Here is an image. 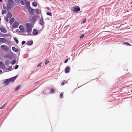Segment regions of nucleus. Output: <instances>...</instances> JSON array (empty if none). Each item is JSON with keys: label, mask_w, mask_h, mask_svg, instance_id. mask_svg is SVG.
Masks as SVG:
<instances>
[{"label": "nucleus", "mask_w": 132, "mask_h": 132, "mask_svg": "<svg viewBox=\"0 0 132 132\" xmlns=\"http://www.w3.org/2000/svg\"><path fill=\"white\" fill-rule=\"evenodd\" d=\"M26 31L28 33L30 32L32 30V25L29 23H27L25 24Z\"/></svg>", "instance_id": "obj_1"}, {"label": "nucleus", "mask_w": 132, "mask_h": 132, "mask_svg": "<svg viewBox=\"0 0 132 132\" xmlns=\"http://www.w3.org/2000/svg\"><path fill=\"white\" fill-rule=\"evenodd\" d=\"M20 3L22 5H26L27 9H29V7H30L29 2L28 1H26V0H21Z\"/></svg>", "instance_id": "obj_2"}, {"label": "nucleus", "mask_w": 132, "mask_h": 132, "mask_svg": "<svg viewBox=\"0 0 132 132\" xmlns=\"http://www.w3.org/2000/svg\"><path fill=\"white\" fill-rule=\"evenodd\" d=\"M14 2L12 0H9L7 5V7L9 9H11V6L14 5Z\"/></svg>", "instance_id": "obj_3"}, {"label": "nucleus", "mask_w": 132, "mask_h": 132, "mask_svg": "<svg viewBox=\"0 0 132 132\" xmlns=\"http://www.w3.org/2000/svg\"><path fill=\"white\" fill-rule=\"evenodd\" d=\"M1 48L2 50L5 51H7L9 49V47L8 46L4 45H2L1 46Z\"/></svg>", "instance_id": "obj_4"}, {"label": "nucleus", "mask_w": 132, "mask_h": 132, "mask_svg": "<svg viewBox=\"0 0 132 132\" xmlns=\"http://www.w3.org/2000/svg\"><path fill=\"white\" fill-rule=\"evenodd\" d=\"M19 25V23L17 21H15L13 24V26L11 27V28L13 29L14 28H17Z\"/></svg>", "instance_id": "obj_5"}, {"label": "nucleus", "mask_w": 132, "mask_h": 132, "mask_svg": "<svg viewBox=\"0 0 132 132\" xmlns=\"http://www.w3.org/2000/svg\"><path fill=\"white\" fill-rule=\"evenodd\" d=\"M12 15L11 13L9 12L7 14V16L5 18V20L7 22H9L8 18H10L11 17Z\"/></svg>", "instance_id": "obj_6"}, {"label": "nucleus", "mask_w": 132, "mask_h": 132, "mask_svg": "<svg viewBox=\"0 0 132 132\" xmlns=\"http://www.w3.org/2000/svg\"><path fill=\"white\" fill-rule=\"evenodd\" d=\"M19 28L20 30V32L22 33L26 32L25 31L24 27L23 26L20 25L19 26Z\"/></svg>", "instance_id": "obj_7"}, {"label": "nucleus", "mask_w": 132, "mask_h": 132, "mask_svg": "<svg viewBox=\"0 0 132 132\" xmlns=\"http://www.w3.org/2000/svg\"><path fill=\"white\" fill-rule=\"evenodd\" d=\"M32 33L34 35H36L38 34V32L36 29H34L33 30Z\"/></svg>", "instance_id": "obj_8"}, {"label": "nucleus", "mask_w": 132, "mask_h": 132, "mask_svg": "<svg viewBox=\"0 0 132 132\" xmlns=\"http://www.w3.org/2000/svg\"><path fill=\"white\" fill-rule=\"evenodd\" d=\"M70 70V68L69 66H67L65 69V72L66 73H69Z\"/></svg>", "instance_id": "obj_9"}, {"label": "nucleus", "mask_w": 132, "mask_h": 132, "mask_svg": "<svg viewBox=\"0 0 132 132\" xmlns=\"http://www.w3.org/2000/svg\"><path fill=\"white\" fill-rule=\"evenodd\" d=\"M39 23L42 26H43L44 23L43 21V18H42L39 21Z\"/></svg>", "instance_id": "obj_10"}, {"label": "nucleus", "mask_w": 132, "mask_h": 132, "mask_svg": "<svg viewBox=\"0 0 132 132\" xmlns=\"http://www.w3.org/2000/svg\"><path fill=\"white\" fill-rule=\"evenodd\" d=\"M0 30L2 32L4 33H6L7 32L6 30L3 27H1L0 28Z\"/></svg>", "instance_id": "obj_11"}, {"label": "nucleus", "mask_w": 132, "mask_h": 132, "mask_svg": "<svg viewBox=\"0 0 132 132\" xmlns=\"http://www.w3.org/2000/svg\"><path fill=\"white\" fill-rule=\"evenodd\" d=\"M80 10V9L79 6H75V12L79 11Z\"/></svg>", "instance_id": "obj_12"}, {"label": "nucleus", "mask_w": 132, "mask_h": 132, "mask_svg": "<svg viewBox=\"0 0 132 132\" xmlns=\"http://www.w3.org/2000/svg\"><path fill=\"white\" fill-rule=\"evenodd\" d=\"M37 18V16L36 15H34L32 17L31 21H32L33 22H35Z\"/></svg>", "instance_id": "obj_13"}, {"label": "nucleus", "mask_w": 132, "mask_h": 132, "mask_svg": "<svg viewBox=\"0 0 132 132\" xmlns=\"http://www.w3.org/2000/svg\"><path fill=\"white\" fill-rule=\"evenodd\" d=\"M6 40L4 38H0V42L2 43H4L6 41Z\"/></svg>", "instance_id": "obj_14"}, {"label": "nucleus", "mask_w": 132, "mask_h": 132, "mask_svg": "<svg viewBox=\"0 0 132 132\" xmlns=\"http://www.w3.org/2000/svg\"><path fill=\"white\" fill-rule=\"evenodd\" d=\"M10 82L9 79H6L4 82L5 85L6 86L7 85L9 84Z\"/></svg>", "instance_id": "obj_15"}, {"label": "nucleus", "mask_w": 132, "mask_h": 132, "mask_svg": "<svg viewBox=\"0 0 132 132\" xmlns=\"http://www.w3.org/2000/svg\"><path fill=\"white\" fill-rule=\"evenodd\" d=\"M12 49L13 51L16 52H18V49L17 48H16L15 47H12Z\"/></svg>", "instance_id": "obj_16"}, {"label": "nucleus", "mask_w": 132, "mask_h": 132, "mask_svg": "<svg viewBox=\"0 0 132 132\" xmlns=\"http://www.w3.org/2000/svg\"><path fill=\"white\" fill-rule=\"evenodd\" d=\"M5 67V65L1 61H0V68H3Z\"/></svg>", "instance_id": "obj_17"}, {"label": "nucleus", "mask_w": 132, "mask_h": 132, "mask_svg": "<svg viewBox=\"0 0 132 132\" xmlns=\"http://www.w3.org/2000/svg\"><path fill=\"white\" fill-rule=\"evenodd\" d=\"M33 43V42L32 40H31L30 41H28L27 43V44L28 45H31Z\"/></svg>", "instance_id": "obj_18"}, {"label": "nucleus", "mask_w": 132, "mask_h": 132, "mask_svg": "<svg viewBox=\"0 0 132 132\" xmlns=\"http://www.w3.org/2000/svg\"><path fill=\"white\" fill-rule=\"evenodd\" d=\"M15 78L16 77H14L12 78H11L9 79L10 80V82H13L15 80Z\"/></svg>", "instance_id": "obj_19"}, {"label": "nucleus", "mask_w": 132, "mask_h": 132, "mask_svg": "<svg viewBox=\"0 0 132 132\" xmlns=\"http://www.w3.org/2000/svg\"><path fill=\"white\" fill-rule=\"evenodd\" d=\"M34 10V9H31V10H29V13L31 14H34V12L33 11Z\"/></svg>", "instance_id": "obj_20"}, {"label": "nucleus", "mask_w": 132, "mask_h": 132, "mask_svg": "<svg viewBox=\"0 0 132 132\" xmlns=\"http://www.w3.org/2000/svg\"><path fill=\"white\" fill-rule=\"evenodd\" d=\"M15 19L13 18H12L10 20V23H12L14 21Z\"/></svg>", "instance_id": "obj_21"}, {"label": "nucleus", "mask_w": 132, "mask_h": 132, "mask_svg": "<svg viewBox=\"0 0 132 132\" xmlns=\"http://www.w3.org/2000/svg\"><path fill=\"white\" fill-rule=\"evenodd\" d=\"M21 86L20 85H19L16 87L15 88H14V89L16 91L17 90L20 88L21 87Z\"/></svg>", "instance_id": "obj_22"}, {"label": "nucleus", "mask_w": 132, "mask_h": 132, "mask_svg": "<svg viewBox=\"0 0 132 132\" xmlns=\"http://www.w3.org/2000/svg\"><path fill=\"white\" fill-rule=\"evenodd\" d=\"M124 45H126L127 46H131V45L127 42H125L123 43Z\"/></svg>", "instance_id": "obj_23"}, {"label": "nucleus", "mask_w": 132, "mask_h": 132, "mask_svg": "<svg viewBox=\"0 0 132 132\" xmlns=\"http://www.w3.org/2000/svg\"><path fill=\"white\" fill-rule=\"evenodd\" d=\"M5 64H6V65H9L10 63L9 60H6L5 62Z\"/></svg>", "instance_id": "obj_24"}, {"label": "nucleus", "mask_w": 132, "mask_h": 132, "mask_svg": "<svg viewBox=\"0 0 132 132\" xmlns=\"http://www.w3.org/2000/svg\"><path fill=\"white\" fill-rule=\"evenodd\" d=\"M32 5L35 6V7H36L37 6V4L35 2H33L32 3Z\"/></svg>", "instance_id": "obj_25"}, {"label": "nucleus", "mask_w": 132, "mask_h": 132, "mask_svg": "<svg viewBox=\"0 0 132 132\" xmlns=\"http://www.w3.org/2000/svg\"><path fill=\"white\" fill-rule=\"evenodd\" d=\"M63 92L61 93L60 95V98H62L63 97Z\"/></svg>", "instance_id": "obj_26"}, {"label": "nucleus", "mask_w": 132, "mask_h": 132, "mask_svg": "<svg viewBox=\"0 0 132 132\" xmlns=\"http://www.w3.org/2000/svg\"><path fill=\"white\" fill-rule=\"evenodd\" d=\"M34 10L35 11V12L36 13L38 14L39 13V10L38 9H34Z\"/></svg>", "instance_id": "obj_27"}, {"label": "nucleus", "mask_w": 132, "mask_h": 132, "mask_svg": "<svg viewBox=\"0 0 132 132\" xmlns=\"http://www.w3.org/2000/svg\"><path fill=\"white\" fill-rule=\"evenodd\" d=\"M55 90L53 88H52L51 90V93H54L55 92Z\"/></svg>", "instance_id": "obj_28"}, {"label": "nucleus", "mask_w": 132, "mask_h": 132, "mask_svg": "<svg viewBox=\"0 0 132 132\" xmlns=\"http://www.w3.org/2000/svg\"><path fill=\"white\" fill-rule=\"evenodd\" d=\"M67 83L65 81H63L62 82V83H61V85H64L65 84H66Z\"/></svg>", "instance_id": "obj_29"}, {"label": "nucleus", "mask_w": 132, "mask_h": 132, "mask_svg": "<svg viewBox=\"0 0 132 132\" xmlns=\"http://www.w3.org/2000/svg\"><path fill=\"white\" fill-rule=\"evenodd\" d=\"M16 61L14 60L12 61L11 63V64L12 65H14L16 63Z\"/></svg>", "instance_id": "obj_30"}, {"label": "nucleus", "mask_w": 132, "mask_h": 132, "mask_svg": "<svg viewBox=\"0 0 132 132\" xmlns=\"http://www.w3.org/2000/svg\"><path fill=\"white\" fill-rule=\"evenodd\" d=\"M14 39L16 43L17 44H18V43H19V42H18V40L16 39V38H15Z\"/></svg>", "instance_id": "obj_31"}, {"label": "nucleus", "mask_w": 132, "mask_h": 132, "mask_svg": "<svg viewBox=\"0 0 132 132\" xmlns=\"http://www.w3.org/2000/svg\"><path fill=\"white\" fill-rule=\"evenodd\" d=\"M46 14L47 15H50V16H51L52 15V14L50 12H47Z\"/></svg>", "instance_id": "obj_32"}, {"label": "nucleus", "mask_w": 132, "mask_h": 132, "mask_svg": "<svg viewBox=\"0 0 132 132\" xmlns=\"http://www.w3.org/2000/svg\"><path fill=\"white\" fill-rule=\"evenodd\" d=\"M5 104H4V105H3V106H2L0 108V109H3L5 107Z\"/></svg>", "instance_id": "obj_33"}, {"label": "nucleus", "mask_w": 132, "mask_h": 132, "mask_svg": "<svg viewBox=\"0 0 132 132\" xmlns=\"http://www.w3.org/2000/svg\"><path fill=\"white\" fill-rule=\"evenodd\" d=\"M86 22V19H84V20H83V21L82 22V23H85Z\"/></svg>", "instance_id": "obj_34"}, {"label": "nucleus", "mask_w": 132, "mask_h": 132, "mask_svg": "<svg viewBox=\"0 0 132 132\" xmlns=\"http://www.w3.org/2000/svg\"><path fill=\"white\" fill-rule=\"evenodd\" d=\"M84 36V34H82V35H81L80 36V38H82Z\"/></svg>", "instance_id": "obj_35"}, {"label": "nucleus", "mask_w": 132, "mask_h": 132, "mask_svg": "<svg viewBox=\"0 0 132 132\" xmlns=\"http://www.w3.org/2000/svg\"><path fill=\"white\" fill-rule=\"evenodd\" d=\"M42 62H41L40 63H39L37 65V67H39L40 66H41V64H42Z\"/></svg>", "instance_id": "obj_36"}, {"label": "nucleus", "mask_w": 132, "mask_h": 132, "mask_svg": "<svg viewBox=\"0 0 132 132\" xmlns=\"http://www.w3.org/2000/svg\"><path fill=\"white\" fill-rule=\"evenodd\" d=\"M19 67V65H17L15 67V68H14V69H17Z\"/></svg>", "instance_id": "obj_37"}, {"label": "nucleus", "mask_w": 132, "mask_h": 132, "mask_svg": "<svg viewBox=\"0 0 132 132\" xmlns=\"http://www.w3.org/2000/svg\"><path fill=\"white\" fill-rule=\"evenodd\" d=\"M49 61H46L45 62V64H47L48 63H49Z\"/></svg>", "instance_id": "obj_38"}, {"label": "nucleus", "mask_w": 132, "mask_h": 132, "mask_svg": "<svg viewBox=\"0 0 132 132\" xmlns=\"http://www.w3.org/2000/svg\"><path fill=\"white\" fill-rule=\"evenodd\" d=\"M25 43V42L24 41H23L22 42L21 44L22 45H23Z\"/></svg>", "instance_id": "obj_39"}, {"label": "nucleus", "mask_w": 132, "mask_h": 132, "mask_svg": "<svg viewBox=\"0 0 132 132\" xmlns=\"http://www.w3.org/2000/svg\"><path fill=\"white\" fill-rule=\"evenodd\" d=\"M68 61V59H67L66 60H65L64 63H66Z\"/></svg>", "instance_id": "obj_40"}, {"label": "nucleus", "mask_w": 132, "mask_h": 132, "mask_svg": "<svg viewBox=\"0 0 132 132\" xmlns=\"http://www.w3.org/2000/svg\"><path fill=\"white\" fill-rule=\"evenodd\" d=\"M12 69V67H10L9 69H7L8 70H11Z\"/></svg>", "instance_id": "obj_41"}, {"label": "nucleus", "mask_w": 132, "mask_h": 132, "mask_svg": "<svg viewBox=\"0 0 132 132\" xmlns=\"http://www.w3.org/2000/svg\"><path fill=\"white\" fill-rule=\"evenodd\" d=\"M5 11H2V14H3L5 12Z\"/></svg>", "instance_id": "obj_42"}, {"label": "nucleus", "mask_w": 132, "mask_h": 132, "mask_svg": "<svg viewBox=\"0 0 132 132\" xmlns=\"http://www.w3.org/2000/svg\"><path fill=\"white\" fill-rule=\"evenodd\" d=\"M46 8L48 10H50V9L49 8V7H46Z\"/></svg>", "instance_id": "obj_43"}, {"label": "nucleus", "mask_w": 132, "mask_h": 132, "mask_svg": "<svg viewBox=\"0 0 132 132\" xmlns=\"http://www.w3.org/2000/svg\"><path fill=\"white\" fill-rule=\"evenodd\" d=\"M2 72V70L0 69V73L1 72Z\"/></svg>", "instance_id": "obj_44"}, {"label": "nucleus", "mask_w": 132, "mask_h": 132, "mask_svg": "<svg viewBox=\"0 0 132 132\" xmlns=\"http://www.w3.org/2000/svg\"><path fill=\"white\" fill-rule=\"evenodd\" d=\"M18 30H19V29H17L16 30V32H18Z\"/></svg>", "instance_id": "obj_45"}, {"label": "nucleus", "mask_w": 132, "mask_h": 132, "mask_svg": "<svg viewBox=\"0 0 132 132\" xmlns=\"http://www.w3.org/2000/svg\"><path fill=\"white\" fill-rule=\"evenodd\" d=\"M72 11L74 12V10L73 9Z\"/></svg>", "instance_id": "obj_46"}, {"label": "nucleus", "mask_w": 132, "mask_h": 132, "mask_svg": "<svg viewBox=\"0 0 132 132\" xmlns=\"http://www.w3.org/2000/svg\"><path fill=\"white\" fill-rule=\"evenodd\" d=\"M1 20V18H0V20Z\"/></svg>", "instance_id": "obj_47"}, {"label": "nucleus", "mask_w": 132, "mask_h": 132, "mask_svg": "<svg viewBox=\"0 0 132 132\" xmlns=\"http://www.w3.org/2000/svg\"><path fill=\"white\" fill-rule=\"evenodd\" d=\"M50 0V1H52V0Z\"/></svg>", "instance_id": "obj_48"}]
</instances>
